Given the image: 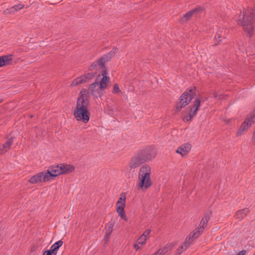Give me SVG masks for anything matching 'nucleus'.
<instances>
[{
    "label": "nucleus",
    "mask_w": 255,
    "mask_h": 255,
    "mask_svg": "<svg viewBox=\"0 0 255 255\" xmlns=\"http://www.w3.org/2000/svg\"><path fill=\"white\" fill-rule=\"evenodd\" d=\"M89 92L87 90L83 89L81 91L80 95L77 99L76 107L74 113V116L77 121L85 124L89 121Z\"/></svg>",
    "instance_id": "obj_2"
},
{
    "label": "nucleus",
    "mask_w": 255,
    "mask_h": 255,
    "mask_svg": "<svg viewBox=\"0 0 255 255\" xmlns=\"http://www.w3.org/2000/svg\"><path fill=\"white\" fill-rule=\"evenodd\" d=\"M51 252L53 255H56L57 254V252L54 249L53 246L52 245L50 248V249L48 250Z\"/></svg>",
    "instance_id": "obj_32"
},
{
    "label": "nucleus",
    "mask_w": 255,
    "mask_h": 255,
    "mask_svg": "<svg viewBox=\"0 0 255 255\" xmlns=\"http://www.w3.org/2000/svg\"><path fill=\"white\" fill-rule=\"evenodd\" d=\"M89 90L91 92V94L95 98L101 97L103 95V90L100 88L98 78L95 82L90 85Z\"/></svg>",
    "instance_id": "obj_11"
},
{
    "label": "nucleus",
    "mask_w": 255,
    "mask_h": 255,
    "mask_svg": "<svg viewBox=\"0 0 255 255\" xmlns=\"http://www.w3.org/2000/svg\"><path fill=\"white\" fill-rule=\"evenodd\" d=\"M225 30L223 28H220L215 35V39L216 42L215 45H218L222 42V39L225 37Z\"/></svg>",
    "instance_id": "obj_13"
},
{
    "label": "nucleus",
    "mask_w": 255,
    "mask_h": 255,
    "mask_svg": "<svg viewBox=\"0 0 255 255\" xmlns=\"http://www.w3.org/2000/svg\"><path fill=\"white\" fill-rule=\"evenodd\" d=\"M13 143V138H10L4 143L0 145V154H3L9 150Z\"/></svg>",
    "instance_id": "obj_15"
},
{
    "label": "nucleus",
    "mask_w": 255,
    "mask_h": 255,
    "mask_svg": "<svg viewBox=\"0 0 255 255\" xmlns=\"http://www.w3.org/2000/svg\"><path fill=\"white\" fill-rule=\"evenodd\" d=\"M86 82L85 77L83 75L75 79L71 84V86H76Z\"/></svg>",
    "instance_id": "obj_20"
},
{
    "label": "nucleus",
    "mask_w": 255,
    "mask_h": 255,
    "mask_svg": "<svg viewBox=\"0 0 255 255\" xmlns=\"http://www.w3.org/2000/svg\"><path fill=\"white\" fill-rule=\"evenodd\" d=\"M151 167L145 164L142 166L138 171V182L136 187L138 190L147 189L152 185L150 178Z\"/></svg>",
    "instance_id": "obj_5"
},
{
    "label": "nucleus",
    "mask_w": 255,
    "mask_h": 255,
    "mask_svg": "<svg viewBox=\"0 0 255 255\" xmlns=\"http://www.w3.org/2000/svg\"><path fill=\"white\" fill-rule=\"evenodd\" d=\"M214 98H216L218 97V94L217 93H214Z\"/></svg>",
    "instance_id": "obj_36"
},
{
    "label": "nucleus",
    "mask_w": 255,
    "mask_h": 255,
    "mask_svg": "<svg viewBox=\"0 0 255 255\" xmlns=\"http://www.w3.org/2000/svg\"><path fill=\"white\" fill-rule=\"evenodd\" d=\"M154 255H159L158 254H156V252L154 254Z\"/></svg>",
    "instance_id": "obj_38"
},
{
    "label": "nucleus",
    "mask_w": 255,
    "mask_h": 255,
    "mask_svg": "<svg viewBox=\"0 0 255 255\" xmlns=\"http://www.w3.org/2000/svg\"><path fill=\"white\" fill-rule=\"evenodd\" d=\"M242 15L240 14L238 24H241L244 30L250 35L253 33V24L255 22V8L244 9Z\"/></svg>",
    "instance_id": "obj_4"
},
{
    "label": "nucleus",
    "mask_w": 255,
    "mask_h": 255,
    "mask_svg": "<svg viewBox=\"0 0 255 255\" xmlns=\"http://www.w3.org/2000/svg\"><path fill=\"white\" fill-rule=\"evenodd\" d=\"M167 252V248L165 247L162 249H160L158 250L156 252V254H158L159 255H163L165 254Z\"/></svg>",
    "instance_id": "obj_28"
},
{
    "label": "nucleus",
    "mask_w": 255,
    "mask_h": 255,
    "mask_svg": "<svg viewBox=\"0 0 255 255\" xmlns=\"http://www.w3.org/2000/svg\"><path fill=\"white\" fill-rule=\"evenodd\" d=\"M2 100H0V103L2 102Z\"/></svg>",
    "instance_id": "obj_39"
},
{
    "label": "nucleus",
    "mask_w": 255,
    "mask_h": 255,
    "mask_svg": "<svg viewBox=\"0 0 255 255\" xmlns=\"http://www.w3.org/2000/svg\"><path fill=\"white\" fill-rule=\"evenodd\" d=\"M118 49L116 47L113 48V50L102 57L99 58L96 61L93 62L89 67V70L91 72H96L100 69H105V64L109 61L115 55L118 51Z\"/></svg>",
    "instance_id": "obj_6"
},
{
    "label": "nucleus",
    "mask_w": 255,
    "mask_h": 255,
    "mask_svg": "<svg viewBox=\"0 0 255 255\" xmlns=\"http://www.w3.org/2000/svg\"><path fill=\"white\" fill-rule=\"evenodd\" d=\"M63 244V242L61 240L58 241V242L52 245L54 249L58 252V251L60 247H61Z\"/></svg>",
    "instance_id": "obj_24"
},
{
    "label": "nucleus",
    "mask_w": 255,
    "mask_h": 255,
    "mask_svg": "<svg viewBox=\"0 0 255 255\" xmlns=\"http://www.w3.org/2000/svg\"><path fill=\"white\" fill-rule=\"evenodd\" d=\"M113 227H114V225L112 223L109 224L106 227V233L112 234V232H113Z\"/></svg>",
    "instance_id": "obj_27"
},
{
    "label": "nucleus",
    "mask_w": 255,
    "mask_h": 255,
    "mask_svg": "<svg viewBox=\"0 0 255 255\" xmlns=\"http://www.w3.org/2000/svg\"><path fill=\"white\" fill-rule=\"evenodd\" d=\"M126 202V197L124 196V197H120L117 203V205H125Z\"/></svg>",
    "instance_id": "obj_26"
},
{
    "label": "nucleus",
    "mask_w": 255,
    "mask_h": 255,
    "mask_svg": "<svg viewBox=\"0 0 255 255\" xmlns=\"http://www.w3.org/2000/svg\"><path fill=\"white\" fill-rule=\"evenodd\" d=\"M201 10V8L199 7L197 8H196L192 10H190L188 12H187L186 13H185L183 17H182V20H183V18H185L186 19V20L189 19L193 15V13L196 11H199Z\"/></svg>",
    "instance_id": "obj_21"
},
{
    "label": "nucleus",
    "mask_w": 255,
    "mask_h": 255,
    "mask_svg": "<svg viewBox=\"0 0 255 255\" xmlns=\"http://www.w3.org/2000/svg\"><path fill=\"white\" fill-rule=\"evenodd\" d=\"M155 156L153 149L146 147L138 150L131 158L128 165L130 169H135L142 164L151 160Z\"/></svg>",
    "instance_id": "obj_3"
},
{
    "label": "nucleus",
    "mask_w": 255,
    "mask_h": 255,
    "mask_svg": "<svg viewBox=\"0 0 255 255\" xmlns=\"http://www.w3.org/2000/svg\"><path fill=\"white\" fill-rule=\"evenodd\" d=\"M107 72L106 69L102 71V75L103 77L100 82H99L100 88L103 90L106 89L108 86V84L110 83V78L106 76Z\"/></svg>",
    "instance_id": "obj_12"
},
{
    "label": "nucleus",
    "mask_w": 255,
    "mask_h": 255,
    "mask_svg": "<svg viewBox=\"0 0 255 255\" xmlns=\"http://www.w3.org/2000/svg\"><path fill=\"white\" fill-rule=\"evenodd\" d=\"M111 235V234H108V233H106V234L105 235L104 240L106 242L108 241Z\"/></svg>",
    "instance_id": "obj_33"
},
{
    "label": "nucleus",
    "mask_w": 255,
    "mask_h": 255,
    "mask_svg": "<svg viewBox=\"0 0 255 255\" xmlns=\"http://www.w3.org/2000/svg\"><path fill=\"white\" fill-rule=\"evenodd\" d=\"M249 212L250 210L248 208H245L240 210L237 212L235 215V217L236 219L241 220L247 216V214Z\"/></svg>",
    "instance_id": "obj_16"
},
{
    "label": "nucleus",
    "mask_w": 255,
    "mask_h": 255,
    "mask_svg": "<svg viewBox=\"0 0 255 255\" xmlns=\"http://www.w3.org/2000/svg\"><path fill=\"white\" fill-rule=\"evenodd\" d=\"M190 144L186 143L181 145L176 150V152L184 156L187 154L191 150Z\"/></svg>",
    "instance_id": "obj_14"
},
{
    "label": "nucleus",
    "mask_w": 255,
    "mask_h": 255,
    "mask_svg": "<svg viewBox=\"0 0 255 255\" xmlns=\"http://www.w3.org/2000/svg\"><path fill=\"white\" fill-rule=\"evenodd\" d=\"M210 212H208L204 215L199 227L195 229L193 231V236L195 235V234H196V235L197 236H200V235L203 232L210 220Z\"/></svg>",
    "instance_id": "obj_10"
},
{
    "label": "nucleus",
    "mask_w": 255,
    "mask_h": 255,
    "mask_svg": "<svg viewBox=\"0 0 255 255\" xmlns=\"http://www.w3.org/2000/svg\"><path fill=\"white\" fill-rule=\"evenodd\" d=\"M43 255H54L49 251H45L43 252Z\"/></svg>",
    "instance_id": "obj_35"
},
{
    "label": "nucleus",
    "mask_w": 255,
    "mask_h": 255,
    "mask_svg": "<svg viewBox=\"0 0 255 255\" xmlns=\"http://www.w3.org/2000/svg\"><path fill=\"white\" fill-rule=\"evenodd\" d=\"M196 94L193 89L186 90L180 96L177 104L176 111H180L186 106L194 98Z\"/></svg>",
    "instance_id": "obj_7"
},
{
    "label": "nucleus",
    "mask_w": 255,
    "mask_h": 255,
    "mask_svg": "<svg viewBox=\"0 0 255 255\" xmlns=\"http://www.w3.org/2000/svg\"><path fill=\"white\" fill-rule=\"evenodd\" d=\"M125 206V205H117V212L122 219H123L126 221H127L128 219L126 215H125V212L124 210Z\"/></svg>",
    "instance_id": "obj_17"
},
{
    "label": "nucleus",
    "mask_w": 255,
    "mask_h": 255,
    "mask_svg": "<svg viewBox=\"0 0 255 255\" xmlns=\"http://www.w3.org/2000/svg\"><path fill=\"white\" fill-rule=\"evenodd\" d=\"M255 118V109L247 118L245 122L242 123L240 128L237 132V136H239L243 134L245 131H247L249 128L251 126L253 123V119Z\"/></svg>",
    "instance_id": "obj_8"
},
{
    "label": "nucleus",
    "mask_w": 255,
    "mask_h": 255,
    "mask_svg": "<svg viewBox=\"0 0 255 255\" xmlns=\"http://www.w3.org/2000/svg\"><path fill=\"white\" fill-rule=\"evenodd\" d=\"M150 232H151V230L150 229H147L146 230H145L144 232V233L142 234V235L141 236H143L144 237H145V238L147 239V238L149 235Z\"/></svg>",
    "instance_id": "obj_31"
},
{
    "label": "nucleus",
    "mask_w": 255,
    "mask_h": 255,
    "mask_svg": "<svg viewBox=\"0 0 255 255\" xmlns=\"http://www.w3.org/2000/svg\"><path fill=\"white\" fill-rule=\"evenodd\" d=\"M96 75V72H91L87 73L86 74H85L84 75H83V76L85 77V80L86 82H87L88 81L95 77Z\"/></svg>",
    "instance_id": "obj_23"
},
{
    "label": "nucleus",
    "mask_w": 255,
    "mask_h": 255,
    "mask_svg": "<svg viewBox=\"0 0 255 255\" xmlns=\"http://www.w3.org/2000/svg\"><path fill=\"white\" fill-rule=\"evenodd\" d=\"M24 7V5L22 4H19L17 5H15L10 8H8L4 11V13L8 14L11 13H14L15 11H17L18 10L21 9Z\"/></svg>",
    "instance_id": "obj_19"
},
{
    "label": "nucleus",
    "mask_w": 255,
    "mask_h": 255,
    "mask_svg": "<svg viewBox=\"0 0 255 255\" xmlns=\"http://www.w3.org/2000/svg\"><path fill=\"white\" fill-rule=\"evenodd\" d=\"M121 92V90L120 89V88L119 87V85L117 84H116L114 86V88L113 90V93L114 94H118Z\"/></svg>",
    "instance_id": "obj_29"
},
{
    "label": "nucleus",
    "mask_w": 255,
    "mask_h": 255,
    "mask_svg": "<svg viewBox=\"0 0 255 255\" xmlns=\"http://www.w3.org/2000/svg\"><path fill=\"white\" fill-rule=\"evenodd\" d=\"M199 236L194 235L193 232L191 233L185 240L184 245H185V249H187L190 245L193 242V241L197 238Z\"/></svg>",
    "instance_id": "obj_18"
},
{
    "label": "nucleus",
    "mask_w": 255,
    "mask_h": 255,
    "mask_svg": "<svg viewBox=\"0 0 255 255\" xmlns=\"http://www.w3.org/2000/svg\"><path fill=\"white\" fill-rule=\"evenodd\" d=\"M0 57L1 59H2L3 61V66L9 64L12 60V55H8Z\"/></svg>",
    "instance_id": "obj_22"
},
{
    "label": "nucleus",
    "mask_w": 255,
    "mask_h": 255,
    "mask_svg": "<svg viewBox=\"0 0 255 255\" xmlns=\"http://www.w3.org/2000/svg\"><path fill=\"white\" fill-rule=\"evenodd\" d=\"M203 101L201 97H198L195 99L193 105L191 108L190 112L184 118V121L185 122L189 121L191 118L196 115L199 107L200 106L201 103Z\"/></svg>",
    "instance_id": "obj_9"
},
{
    "label": "nucleus",
    "mask_w": 255,
    "mask_h": 255,
    "mask_svg": "<svg viewBox=\"0 0 255 255\" xmlns=\"http://www.w3.org/2000/svg\"><path fill=\"white\" fill-rule=\"evenodd\" d=\"M139 244H138L137 243L134 245L133 247L136 251H138L140 248V247L139 246Z\"/></svg>",
    "instance_id": "obj_34"
},
{
    "label": "nucleus",
    "mask_w": 255,
    "mask_h": 255,
    "mask_svg": "<svg viewBox=\"0 0 255 255\" xmlns=\"http://www.w3.org/2000/svg\"><path fill=\"white\" fill-rule=\"evenodd\" d=\"M146 238L141 235L137 239V243L141 245H144L146 243Z\"/></svg>",
    "instance_id": "obj_25"
},
{
    "label": "nucleus",
    "mask_w": 255,
    "mask_h": 255,
    "mask_svg": "<svg viewBox=\"0 0 255 255\" xmlns=\"http://www.w3.org/2000/svg\"><path fill=\"white\" fill-rule=\"evenodd\" d=\"M74 169L75 167L73 165L68 164H62L55 166H51L46 171L39 172L32 176L28 181L31 184L45 182L60 174L71 173Z\"/></svg>",
    "instance_id": "obj_1"
},
{
    "label": "nucleus",
    "mask_w": 255,
    "mask_h": 255,
    "mask_svg": "<svg viewBox=\"0 0 255 255\" xmlns=\"http://www.w3.org/2000/svg\"><path fill=\"white\" fill-rule=\"evenodd\" d=\"M185 249V245H181L177 250V253L178 255H180Z\"/></svg>",
    "instance_id": "obj_30"
},
{
    "label": "nucleus",
    "mask_w": 255,
    "mask_h": 255,
    "mask_svg": "<svg viewBox=\"0 0 255 255\" xmlns=\"http://www.w3.org/2000/svg\"><path fill=\"white\" fill-rule=\"evenodd\" d=\"M207 99H208V98L206 97L205 100H207Z\"/></svg>",
    "instance_id": "obj_37"
}]
</instances>
